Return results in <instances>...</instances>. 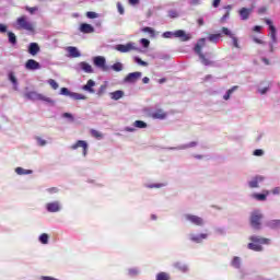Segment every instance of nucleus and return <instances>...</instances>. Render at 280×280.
<instances>
[{
  "mask_svg": "<svg viewBox=\"0 0 280 280\" xmlns=\"http://www.w3.org/2000/svg\"><path fill=\"white\" fill-rule=\"evenodd\" d=\"M206 40V38L199 39L195 46V51L198 54L201 63L205 65V67H211V65H213V61L209 60L207 57H205V54H202V47H205Z\"/></svg>",
  "mask_w": 280,
  "mask_h": 280,
  "instance_id": "obj_1",
  "label": "nucleus"
},
{
  "mask_svg": "<svg viewBox=\"0 0 280 280\" xmlns=\"http://www.w3.org/2000/svg\"><path fill=\"white\" fill-rule=\"evenodd\" d=\"M250 241L254 243H249L247 247L249 248V250H255L256 253L264 250V248L259 244H270V240L259 236H250Z\"/></svg>",
  "mask_w": 280,
  "mask_h": 280,
  "instance_id": "obj_2",
  "label": "nucleus"
},
{
  "mask_svg": "<svg viewBox=\"0 0 280 280\" xmlns=\"http://www.w3.org/2000/svg\"><path fill=\"white\" fill-rule=\"evenodd\" d=\"M261 220H264V214H261V211L254 210L250 217V224L253 229H256V231H259V229H261Z\"/></svg>",
  "mask_w": 280,
  "mask_h": 280,
  "instance_id": "obj_3",
  "label": "nucleus"
},
{
  "mask_svg": "<svg viewBox=\"0 0 280 280\" xmlns=\"http://www.w3.org/2000/svg\"><path fill=\"white\" fill-rule=\"evenodd\" d=\"M25 97H27V100H32L33 102L42 101V102H47L48 104H51L54 102L51 101V98L46 97L45 95L39 94L37 92H27L25 94Z\"/></svg>",
  "mask_w": 280,
  "mask_h": 280,
  "instance_id": "obj_4",
  "label": "nucleus"
},
{
  "mask_svg": "<svg viewBox=\"0 0 280 280\" xmlns=\"http://www.w3.org/2000/svg\"><path fill=\"white\" fill-rule=\"evenodd\" d=\"M116 51H120V54H128L129 51H137V45L132 42L124 44H118L115 46Z\"/></svg>",
  "mask_w": 280,
  "mask_h": 280,
  "instance_id": "obj_5",
  "label": "nucleus"
},
{
  "mask_svg": "<svg viewBox=\"0 0 280 280\" xmlns=\"http://www.w3.org/2000/svg\"><path fill=\"white\" fill-rule=\"evenodd\" d=\"M18 25L26 32H34V24L27 20L26 16H21L18 19Z\"/></svg>",
  "mask_w": 280,
  "mask_h": 280,
  "instance_id": "obj_6",
  "label": "nucleus"
},
{
  "mask_svg": "<svg viewBox=\"0 0 280 280\" xmlns=\"http://www.w3.org/2000/svg\"><path fill=\"white\" fill-rule=\"evenodd\" d=\"M94 65L95 67H97L98 69H101V71H110V67H108L106 65V58L98 56L94 58Z\"/></svg>",
  "mask_w": 280,
  "mask_h": 280,
  "instance_id": "obj_7",
  "label": "nucleus"
},
{
  "mask_svg": "<svg viewBox=\"0 0 280 280\" xmlns=\"http://www.w3.org/2000/svg\"><path fill=\"white\" fill-rule=\"evenodd\" d=\"M185 218L186 220H188V222H191V224H195L196 226H202V224H205V221L202 220V218L198 215L186 214Z\"/></svg>",
  "mask_w": 280,
  "mask_h": 280,
  "instance_id": "obj_8",
  "label": "nucleus"
},
{
  "mask_svg": "<svg viewBox=\"0 0 280 280\" xmlns=\"http://www.w3.org/2000/svg\"><path fill=\"white\" fill-rule=\"evenodd\" d=\"M270 38L272 43L269 44V51L272 54V51H275L273 44H277V28L275 27V25H270Z\"/></svg>",
  "mask_w": 280,
  "mask_h": 280,
  "instance_id": "obj_9",
  "label": "nucleus"
},
{
  "mask_svg": "<svg viewBox=\"0 0 280 280\" xmlns=\"http://www.w3.org/2000/svg\"><path fill=\"white\" fill-rule=\"evenodd\" d=\"M25 69L28 71H36L40 69V63L34 59H28L25 63Z\"/></svg>",
  "mask_w": 280,
  "mask_h": 280,
  "instance_id": "obj_10",
  "label": "nucleus"
},
{
  "mask_svg": "<svg viewBox=\"0 0 280 280\" xmlns=\"http://www.w3.org/2000/svg\"><path fill=\"white\" fill-rule=\"evenodd\" d=\"M78 148H82L83 156H86V152L89 150V144L86 143V141L84 140L77 141V143L71 147V150H78Z\"/></svg>",
  "mask_w": 280,
  "mask_h": 280,
  "instance_id": "obj_11",
  "label": "nucleus"
},
{
  "mask_svg": "<svg viewBox=\"0 0 280 280\" xmlns=\"http://www.w3.org/2000/svg\"><path fill=\"white\" fill-rule=\"evenodd\" d=\"M141 72H131L125 78V82H128L129 84H135L137 80L141 78Z\"/></svg>",
  "mask_w": 280,
  "mask_h": 280,
  "instance_id": "obj_12",
  "label": "nucleus"
},
{
  "mask_svg": "<svg viewBox=\"0 0 280 280\" xmlns=\"http://www.w3.org/2000/svg\"><path fill=\"white\" fill-rule=\"evenodd\" d=\"M66 50L68 51V58H80V56H82L77 47L70 46L67 47Z\"/></svg>",
  "mask_w": 280,
  "mask_h": 280,
  "instance_id": "obj_13",
  "label": "nucleus"
},
{
  "mask_svg": "<svg viewBox=\"0 0 280 280\" xmlns=\"http://www.w3.org/2000/svg\"><path fill=\"white\" fill-rule=\"evenodd\" d=\"M46 209L47 211H49V213H56L60 211V202L54 201V202L47 203Z\"/></svg>",
  "mask_w": 280,
  "mask_h": 280,
  "instance_id": "obj_14",
  "label": "nucleus"
},
{
  "mask_svg": "<svg viewBox=\"0 0 280 280\" xmlns=\"http://www.w3.org/2000/svg\"><path fill=\"white\" fill-rule=\"evenodd\" d=\"M252 12H253V9L242 8L240 10V16L242 21H248V18L250 16Z\"/></svg>",
  "mask_w": 280,
  "mask_h": 280,
  "instance_id": "obj_15",
  "label": "nucleus"
},
{
  "mask_svg": "<svg viewBox=\"0 0 280 280\" xmlns=\"http://www.w3.org/2000/svg\"><path fill=\"white\" fill-rule=\"evenodd\" d=\"M80 32L83 34H93L95 32V28L91 24L83 23L80 26Z\"/></svg>",
  "mask_w": 280,
  "mask_h": 280,
  "instance_id": "obj_16",
  "label": "nucleus"
},
{
  "mask_svg": "<svg viewBox=\"0 0 280 280\" xmlns=\"http://www.w3.org/2000/svg\"><path fill=\"white\" fill-rule=\"evenodd\" d=\"M175 38H182V40L187 42L191 38L190 35H187L185 31L178 30L174 33Z\"/></svg>",
  "mask_w": 280,
  "mask_h": 280,
  "instance_id": "obj_17",
  "label": "nucleus"
},
{
  "mask_svg": "<svg viewBox=\"0 0 280 280\" xmlns=\"http://www.w3.org/2000/svg\"><path fill=\"white\" fill-rule=\"evenodd\" d=\"M93 86H95V81L90 79L88 81V83L82 86V89H83V91H86L88 93H95V89H93Z\"/></svg>",
  "mask_w": 280,
  "mask_h": 280,
  "instance_id": "obj_18",
  "label": "nucleus"
},
{
  "mask_svg": "<svg viewBox=\"0 0 280 280\" xmlns=\"http://www.w3.org/2000/svg\"><path fill=\"white\" fill-rule=\"evenodd\" d=\"M38 51H40V47L38 46V44L31 43L28 46V54H31V56H36Z\"/></svg>",
  "mask_w": 280,
  "mask_h": 280,
  "instance_id": "obj_19",
  "label": "nucleus"
},
{
  "mask_svg": "<svg viewBox=\"0 0 280 280\" xmlns=\"http://www.w3.org/2000/svg\"><path fill=\"white\" fill-rule=\"evenodd\" d=\"M79 67L85 73H93V67L90 63H86V62L82 61V62L79 63Z\"/></svg>",
  "mask_w": 280,
  "mask_h": 280,
  "instance_id": "obj_20",
  "label": "nucleus"
},
{
  "mask_svg": "<svg viewBox=\"0 0 280 280\" xmlns=\"http://www.w3.org/2000/svg\"><path fill=\"white\" fill-rule=\"evenodd\" d=\"M268 229L277 230L280 229V220H270L266 222Z\"/></svg>",
  "mask_w": 280,
  "mask_h": 280,
  "instance_id": "obj_21",
  "label": "nucleus"
},
{
  "mask_svg": "<svg viewBox=\"0 0 280 280\" xmlns=\"http://www.w3.org/2000/svg\"><path fill=\"white\" fill-rule=\"evenodd\" d=\"M153 119H165L167 117V114L163 112V109H158L152 114Z\"/></svg>",
  "mask_w": 280,
  "mask_h": 280,
  "instance_id": "obj_22",
  "label": "nucleus"
},
{
  "mask_svg": "<svg viewBox=\"0 0 280 280\" xmlns=\"http://www.w3.org/2000/svg\"><path fill=\"white\" fill-rule=\"evenodd\" d=\"M261 180H264V177L261 176H256L254 179H252L249 182V187H252V189H255L256 187H259V183H261Z\"/></svg>",
  "mask_w": 280,
  "mask_h": 280,
  "instance_id": "obj_23",
  "label": "nucleus"
},
{
  "mask_svg": "<svg viewBox=\"0 0 280 280\" xmlns=\"http://www.w3.org/2000/svg\"><path fill=\"white\" fill-rule=\"evenodd\" d=\"M190 240L191 242H196L197 244H200V242H202V240H207V234H200V235H190Z\"/></svg>",
  "mask_w": 280,
  "mask_h": 280,
  "instance_id": "obj_24",
  "label": "nucleus"
},
{
  "mask_svg": "<svg viewBox=\"0 0 280 280\" xmlns=\"http://www.w3.org/2000/svg\"><path fill=\"white\" fill-rule=\"evenodd\" d=\"M110 97H112V100H115V101L121 100V97H124V91L117 90L115 92H112Z\"/></svg>",
  "mask_w": 280,
  "mask_h": 280,
  "instance_id": "obj_25",
  "label": "nucleus"
},
{
  "mask_svg": "<svg viewBox=\"0 0 280 280\" xmlns=\"http://www.w3.org/2000/svg\"><path fill=\"white\" fill-rule=\"evenodd\" d=\"M237 85H234L233 88H231L230 90L226 91V93L223 96V100H231V95H233V93H235V91H237Z\"/></svg>",
  "mask_w": 280,
  "mask_h": 280,
  "instance_id": "obj_26",
  "label": "nucleus"
},
{
  "mask_svg": "<svg viewBox=\"0 0 280 280\" xmlns=\"http://www.w3.org/2000/svg\"><path fill=\"white\" fill-rule=\"evenodd\" d=\"M9 80L13 84V88L16 90V86H19V80H16L14 72H9Z\"/></svg>",
  "mask_w": 280,
  "mask_h": 280,
  "instance_id": "obj_27",
  "label": "nucleus"
},
{
  "mask_svg": "<svg viewBox=\"0 0 280 280\" xmlns=\"http://www.w3.org/2000/svg\"><path fill=\"white\" fill-rule=\"evenodd\" d=\"M220 38H222V34H211L209 35L208 40H210V43H218Z\"/></svg>",
  "mask_w": 280,
  "mask_h": 280,
  "instance_id": "obj_28",
  "label": "nucleus"
},
{
  "mask_svg": "<svg viewBox=\"0 0 280 280\" xmlns=\"http://www.w3.org/2000/svg\"><path fill=\"white\" fill-rule=\"evenodd\" d=\"M15 172L19 174V176H23L25 174H32V170H25L23 167H16Z\"/></svg>",
  "mask_w": 280,
  "mask_h": 280,
  "instance_id": "obj_29",
  "label": "nucleus"
},
{
  "mask_svg": "<svg viewBox=\"0 0 280 280\" xmlns=\"http://www.w3.org/2000/svg\"><path fill=\"white\" fill-rule=\"evenodd\" d=\"M110 69H113V71H124V65L121 62H116L114 63Z\"/></svg>",
  "mask_w": 280,
  "mask_h": 280,
  "instance_id": "obj_30",
  "label": "nucleus"
},
{
  "mask_svg": "<svg viewBox=\"0 0 280 280\" xmlns=\"http://www.w3.org/2000/svg\"><path fill=\"white\" fill-rule=\"evenodd\" d=\"M70 97L72 100H86V96L75 92H71Z\"/></svg>",
  "mask_w": 280,
  "mask_h": 280,
  "instance_id": "obj_31",
  "label": "nucleus"
},
{
  "mask_svg": "<svg viewBox=\"0 0 280 280\" xmlns=\"http://www.w3.org/2000/svg\"><path fill=\"white\" fill-rule=\"evenodd\" d=\"M8 36H9V43H11V45H16V35L12 32H9Z\"/></svg>",
  "mask_w": 280,
  "mask_h": 280,
  "instance_id": "obj_32",
  "label": "nucleus"
},
{
  "mask_svg": "<svg viewBox=\"0 0 280 280\" xmlns=\"http://www.w3.org/2000/svg\"><path fill=\"white\" fill-rule=\"evenodd\" d=\"M135 128H148V124L142 120H136L133 122Z\"/></svg>",
  "mask_w": 280,
  "mask_h": 280,
  "instance_id": "obj_33",
  "label": "nucleus"
},
{
  "mask_svg": "<svg viewBox=\"0 0 280 280\" xmlns=\"http://www.w3.org/2000/svg\"><path fill=\"white\" fill-rule=\"evenodd\" d=\"M141 32H144V33L150 34L151 38H154V36H155V35H154V28L149 27V26L143 27V28L141 30Z\"/></svg>",
  "mask_w": 280,
  "mask_h": 280,
  "instance_id": "obj_34",
  "label": "nucleus"
},
{
  "mask_svg": "<svg viewBox=\"0 0 280 280\" xmlns=\"http://www.w3.org/2000/svg\"><path fill=\"white\" fill-rule=\"evenodd\" d=\"M196 145H198L197 142H190L189 144H183L178 147L177 150H187V148H196Z\"/></svg>",
  "mask_w": 280,
  "mask_h": 280,
  "instance_id": "obj_35",
  "label": "nucleus"
},
{
  "mask_svg": "<svg viewBox=\"0 0 280 280\" xmlns=\"http://www.w3.org/2000/svg\"><path fill=\"white\" fill-rule=\"evenodd\" d=\"M91 135L94 137V139H104V136L102 135V132H100L95 129L91 130Z\"/></svg>",
  "mask_w": 280,
  "mask_h": 280,
  "instance_id": "obj_36",
  "label": "nucleus"
},
{
  "mask_svg": "<svg viewBox=\"0 0 280 280\" xmlns=\"http://www.w3.org/2000/svg\"><path fill=\"white\" fill-rule=\"evenodd\" d=\"M241 264H242V260L240 259V257L235 256V257L233 258V260H232V266H233L234 268H240Z\"/></svg>",
  "mask_w": 280,
  "mask_h": 280,
  "instance_id": "obj_37",
  "label": "nucleus"
},
{
  "mask_svg": "<svg viewBox=\"0 0 280 280\" xmlns=\"http://www.w3.org/2000/svg\"><path fill=\"white\" fill-rule=\"evenodd\" d=\"M222 34H224V36H229V38H233V36H235V34H233L228 27H222Z\"/></svg>",
  "mask_w": 280,
  "mask_h": 280,
  "instance_id": "obj_38",
  "label": "nucleus"
},
{
  "mask_svg": "<svg viewBox=\"0 0 280 280\" xmlns=\"http://www.w3.org/2000/svg\"><path fill=\"white\" fill-rule=\"evenodd\" d=\"M47 83L49 84V86H51V89H54V91H57V89H58V82H56V80H54V79H49L48 81H47Z\"/></svg>",
  "mask_w": 280,
  "mask_h": 280,
  "instance_id": "obj_39",
  "label": "nucleus"
},
{
  "mask_svg": "<svg viewBox=\"0 0 280 280\" xmlns=\"http://www.w3.org/2000/svg\"><path fill=\"white\" fill-rule=\"evenodd\" d=\"M39 242L42 243V244H48V242H49V235H47V234H42L40 236H39Z\"/></svg>",
  "mask_w": 280,
  "mask_h": 280,
  "instance_id": "obj_40",
  "label": "nucleus"
},
{
  "mask_svg": "<svg viewBox=\"0 0 280 280\" xmlns=\"http://www.w3.org/2000/svg\"><path fill=\"white\" fill-rule=\"evenodd\" d=\"M168 16L170 19H178V11L177 10H168Z\"/></svg>",
  "mask_w": 280,
  "mask_h": 280,
  "instance_id": "obj_41",
  "label": "nucleus"
},
{
  "mask_svg": "<svg viewBox=\"0 0 280 280\" xmlns=\"http://www.w3.org/2000/svg\"><path fill=\"white\" fill-rule=\"evenodd\" d=\"M156 280H170V276L165 272H161L156 276Z\"/></svg>",
  "mask_w": 280,
  "mask_h": 280,
  "instance_id": "obj_42",
  "label": "nucleus"
},
{
  "mask_svg": "<svg viewBox=\"0 0 280 280\" xmlns=\"http://www.w3.org/2000/svg\"><path fill=\"white\" fill-rule=\"evenodd\" d=\"M175 268H178V270H180L182 272H187V266L180 262H176Z\"/></svg>",
  "mask_w": 280,
  "mask_h": 280,
  "instance_id": "obj_43",
  "label": "nucleus"
},
{
  "mask_svg": "<svg viewBox=\"0 0 280 280\" xmlns=\"http://www.w3.org/2000/svg\"><path fill=\"white\" fill-rule=\"evenodd\" d=\"M71 91H69V89H67V88H62L61 90H60V95H66L67 97H71Z\"/></svg>",
  "mask_w": 280,
  "mask_h": 280,
  "instance_id": "obj_44",
  "label": "nucleus"
},
{
  "mask_svg": "<svg viewBox=\"0 0 280 280\" xmlns=\"http://www.w3.org/2000/svg\"><path fill=\"white\" fill-rule=\"evenodd\" d=\"M135 62H137L141 67H148V62L141 60V58H139V57H135Z\"/></svg>",
  "mask_w": 280,
  "mask_h": 280,
  "instance_id": "obj_45",
  "label": "nucleus"
},
{
  "mask_svg": "<svg viewBox=\"0 0 280 280\" xmlns=\"http://www.w3.org/2000/svg\"><path fill=\"white\" fill-rule=\"evenodd\" d=\"M257 91H258V93H260V95H266V93H268L270 91V85L262 88V89H258Z\"/></svg>",
  "mask_w": 280,
  "mask_h": 280,
  "instance_id": "obj_46",
  "label": "nucleus"
},
{
  "mask_svg": "<svg viewBox=\"0 0 280 280\" xmlns=\"http://www.w3.org/2000/svg\"><path fill=\"white\" fill-rule=\"evenodd\" d=\"M26 12H30V14H34L35 12H38V7H26Z\"/></svg>",
  "mask_w": 280,
  "mask_h": 280,
  "instance_id": "obj_47",
  "label": "nucleus"
},
{
  "mask_svg": "<svg viewBox=\"0 0 280 280\" xmlns=\"http://www.w3.org/2000/svg\"><path fill=\"white\" fill-rule=\"evenodd\" d=\"M254 198H256V200L264 201V200H266V195H264V194H256V195H254Z\"/></svg>",
  "mask_w": 280,
  "mask_h": 280,
  "instance_id": "obj_48",
  "label": "nucleus"
},
{
  "mask_svg": "<svg viewBox=\"0 0 280 280\" xmlns=\"http://www.w3.org/2000/svg\"><path fill=\"white\" fill-rule=\"evenodd\" d=\"M62 117H65V119H69L70 121H74V118H73L72 114L63 113Z\"/></svg>",
  "mask_w": 280,
  "mask_h": 280,
  "instance_id": "obj_49",
  "label": "nucleus"
},
{
  "mask_svg": "<svg viewBox=\"0 0 280 280\" xmlns=\"http://www.w3.org/2000/svg\"><path fill=\"white\" fill-rule=\"evenodd\" d=\"M88 19H97V13L93 12V11H89L86 13Z\"/></svg>",
  "mask_w": 280,
  "mask_h": 280,
  "instance_id": "obj_50",
  "label": "nucleus"
},
{
  "mask_svg": "<svg viewBox=\"0 0 280 280\" xmlns=\"http://www.w3.org/2000/svg\"><path fill=\"white\" fill-rule=\"evenodd\" d=\"M140 43L145 48L150 47V42L147 38H142Z\"/></svg>",
  "mask_w": 280,
  "mask_h": 280,
  "instance_id": "obj_51",
  "label": "nucleus"
},
{
  "mask_svg": "<svg viewBox=\"0 0 280 280\" xmlns=\"http://www.w3.org/2000/svg\"><path fill=\"white\" fill-rule=\"evenodd\" d=\"M254 156H264V150L261 149H256L254 151Z\"/></svg>",
  "mask_w": 280,
  "mask_h": 280,
  "instance_id": "obj_52",
  "label": "nucleus"
},
{
  "mask_svg": "<svg viewBox=\"0 0 280 280\" xmlns=\"http://www.w3.org/2000/svg\"><path fill=\"white\" fill-rule=\"evenodd\" d=\"M231 39H232L234 47H236V49H240V44L237 43V37H235V35H233V37H231Z\"/></svg>",
  "mask_w": 280,
  "mask_h": 280,
  "instance_id": "obj_53",
  "label": "nucleus"
},
{
  "mask_svg": "<svg viewBox=\"0 0 280 280\" xmlns=\"http://www.w3.org/2000/svg\"><path fill=\"white\" fill-rule=\"evenodd\" d=\"M36 141H37L38 145H47V141L43 140L40 137H37Z\"/></svg>",
  "mask_w": 280,
  "mask_h": 280,
  "instance_id": "obj_54",
  "label": "nucleus"
},
{
  "mask_svg": "<svg viewBox=\"0 0 280 280\" xmlns=\"http://www.w3.org/2000/svg\"><path fill=\"white\" fill-rule=\"evenodd\" d=\"M172 36H174L173 32H165V33H163V38H172Z\"/></svg>",
  "mask_w": 280,
  "mask_h": 280,
  "instance_id": "obj_55",
  "label": "nucleus"
},
{
  "mask_svg": "<svg viewBox=\"0 0 280 280\" xmlns=\"http://www.w3.org/2000/svg\"><path fill=\"white\" fill-rule=\"evenodd\" d=\"M117 8H118L119 14H124V5H121V2H117Z\"/></svg>",
  "mask_w": 280,
  "mask_h": 280,
  "instance_id": "obj_56",
  "label": "nucleus"
},
{
  "mask_svg": "<svg viewBox=\"0 0 280 280\" xmlns=\"http://www.w3.org/2000/svg\"><path fill=\"white\" fill-rule=\"evenodd\" d=\"M0 32L1 34H5V32H8V26H5L4 24H0Z\"/></svg>",
  "mask_w": 280,
  "mask_h": 280,
  "instance_id": "obj_57",
  "label": "nucleus"
},
{
  "mask_svg": "<svg viewBox=\"0 0 280 280\" xmlns=\"http://www.w3.org/2000/svg\"><path fill=\"white\" fill-rule=\"evenodd\" d=\"M129 275L131 277H135L136 275H139V270H137V269H129Z\"/></svg>",
  "mask_w": 280,
  "mask_h": 280,
  "instance_id": "obj_58",
  "label": "nucleus"
},
{
  "mask_svg": "<svg viewBox=\"0 0 280 280\" xmlns=\"http://www.w3.org/2000/svg\"><path fill=\"white\" fill-rule=\"evenodd\" d=\"M229 16H230V12L226 11V13L221 18L222 23H224L226 19H229Z\"/></svg>",
  "mask_w": 280,
  "mask_h": 280,
  "instance_id": "obj_59",
  "label": "nucleus"
},
{
  "mask_svg": "<svg viewBox=\"0 0 280 280\" xmlns=\"http://www.w3.org/2000/svg\"><path fill=\"white\" fill-rule=\"evenodd\" d=\"M201 0H190V5H200Z\"/></svg>",
  "mask_w": 280,
  "mask_h": 280,
  "instance_id": "obj_60",
  "label": "nucleus"
},
{
  "mask_svg": "<svg viewBox=\"0 0 280 280\" xmlns=\"http://www.w3.org/2000/svg\"><path fill=\"white\" fill-rule=\"evenodd\" d=\"M220 1L222 0H213L212 2L213 8H218L220 5Z\"/></svg>",
  "mask_w": 280,
  "mask_h": 280,
  "instance_id": "obj_61",
  "label": "nucleus"
},
{
  "mask_svg": "<svg viewBox=\"0 0 280 280\" xmlns=\"http://www.w3.org/2000/svg\"><path fill=\"white\" fill-rule=\"evenodd\" d=\"M266 10H267L266 7L259 8L258 9V14H265Z\"/></svg>",
  "mask_w": 280,
  "mask_h": 280,
  "instance_id": "obj_62",
  "label": "nucleus"
},
{
  "mask_svg": "<svg viewBox=\"0 0 280 280\" xmlns=\"http://www.w3.org/2000/svg\"><path fill=\"white\" fill-rule=\"evenodd\" d=\"M129 3H130L131 5H138L139 0H129Z\"/></svg>",
  "mask_w": 280,
  "mask_h": 280,
  "instance_id": "obj_63",
  "label": "nucleus"
},
{
  "mask_svg": "<svg viewBox=\"0 0 280 280\" xmlns=\"http://www.w3.org/2000/svg\"><path fill=\"white\" fill-rule=\"evenodd\" d=\"M43 280H58L56 278H51V277H42Z\"/></svg>",
  "mask_w": 280,
  "mask_h": 280,
  "instance_id": "obj_64",
  "label": "nucleus"
}]
</instances>
